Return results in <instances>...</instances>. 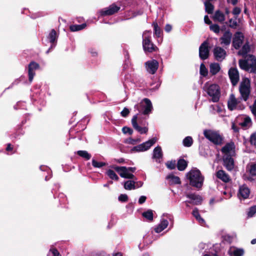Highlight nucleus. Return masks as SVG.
<instances>
[{
	"mask_svg": "<svg viewBox=\"0 0 256 256\" xmlns=\"http://www.w3.org/2000/svg\"><path fill=\"white\" fill-rule=\"evenodd\" d=\"M186 177L190 180V184L198 189L202 188L204 181V176L200 171L195 168L186 174Z\"/></svg>",
	"mask_w": 256,
	"mask_h": 256,
	"instance_id": "1",
	"label": "nucleus"
},
{
	"mask_svg": "<svg viewBox=\"0 0 256 256\" xmlns=\"http://www.w3.org/2000/svg\"><path fill=\"white\" fill-rule=\"evenodd\" d=\"M142 47L145 52H152L158 48L151 40V31L145 30L142 35Z\"/></svg>",
	"mask_w": 256,
	"mask_h": 256,
	"instance_id": "2",
	"label": "nucleus"
},
{
	"mask_svg": "<svg viewBox=\"0 0 256 256\" xmlns=\"http://www.w3.org/2000/svg\"><path fill=\"white\" fill-rule=\"evenodd\" d=\"M207 84L208 82L204 84V90L210 96L212 97V102H218L220 96V86L216 84H212L208 86H207Z\"/></svg>",
	"mask_w": 256,
	"mask_h": 256,
	"instance_id": "3",
	"label": "nucleus"
},
{
	"mask_svg": "<svg viewBox=\"0 0 256 256\" xmlns=\"http://www.w3.org/2000/svg\"><path fill=\"white\" fill-rule=\"evenodd\" d=\"M240 98L244 101L248 100L250 94V82L248 78H244L239 86Z\"/></svg>",
	"mask_w": 256,
	"mask_h": 256,
	"instance_id": "4",
	"label": "nucleus"
},
{
	"mask_svg": "<svg viewBox=\"0 0 256 256\" xmlns=\"http://www.w3.org/2000/svg\"><path fill=\"white\" fill-rule=\"evenodd\" d=\"M204 134L206 138L216 145H220L222 144V138L216 132L206 129Z\"/></svg>",
	"mask_w": 256,
	"mask_h": 256,
	"instance_id": "5",
	"label": "nucleus"
},
{
	"mask_svg": "<svg viewBox=\"0 0 256 256\" xmlns=\"http://www.w3.org/2000/svg\"><path fill=\"white\" fill-rule=\"evenodd\" d=\"M145 115L137 114L134 116L132 119V124L133 128H146L148 123L146 122Z\"/></svg>",
	"mask_w": 256,
	"mask_h": 256,
	"instance_id": "6",
	"label": "nucleus"
},
{
	"mask_svg": "<svg viewBox=\"0 0 256 256\" xmlns=\"http://www.w3.org/2000/svg\"><path fill=\"white\" fill-rule=\"evenodd\" d=\"M120 9V6H118L115 3H113L108 7L101 10L100 13L102 16H112L117 13Z\"/></svg>",
	"mask_w": 256,
	"mask_h": 256,
	"instance_id": "7",
	"label": "nucleus"
},
{
	"mask_svg": "<svg viewBox=\"0 0 256 256\" xmlns=\"http://www.w3.org/2000/svg\"><path fill=\"white\" fill-rule=\"evenodd\" d=\"M209 43L208 40L204 42L199 48V56L202 60L207 59L210 56Z\"/></svg>",
	"mask_w": 256,
	"mask_h": 256,
	"instance_id": "8",
	"label": "nucleus"
},
{
	"mask_svg": "<svg viewBox=\"0 0 256 256\" xmlns=\"http://www.w3.org/2000/svg\"><path fill=\"white\" fill-rule=\"evenodd\" d=\"M244 36L240 32H236L234 34L232 45L236 50H238L243 43Z\"/></svg>",
	"mask_w": 256,
	"mask_h": 256,
	"instance_id": "9",
	"label": "nucleus"
},
{
	"mask_svg": "<svg viewBox=\"0 0 256 256\" xmlns=\"http://www.w3.org/2000/svg\"><path fill=\"white\" fill-rule=\"evenodd\" d=\"M143 108L142 114L147 115L150 114L152 110V105L151 101L148 98H144L140 104Z\"/></svg>",
	"mask_w": 256,
	"mask_h": 256,
	"instance_id": "10",
	"label": "nucleus"
},
{
	"mask_svg": "<svg viewBox=\"0 0 256 256\" xmlns=\"http://www.w3.org/2000/svg\"><path fill=\"white\" fill-rule=\"evenodd\" d=\"M147 71L150 74H154L158 67V62L156 60H148L145 63Z\"/></svg>",
	"mask_w": 256,
	"mask_h": 256,
	"instance_id": "11",
	"label": "nucleus"
},
{
	"mask_svg": "<svg viewBox=\"0 0 256 256\" xmlns=\"http://www.w3.org/2000/svg\"><path fill=\"white\" fill-rule=\"evenodd\" d=\"M228 76L233 86H235L240 78L239 73L236 68H231L228 70Z\"/></svg>",
	"mask_w": 256,
	"mask_h": 256,
	"instance_id": "12",
	"label": "nucleus"
},
{
	"mask_svg": "<svg viewBox=\"0 0 256 256\" xmlns=\"http://www.w3.org/2000/svg\"><path fill=\"white\" fill-rule=\"evenodd\" d=\"M40 68V65L37 62L32 61L28 66V80L30 82H32L35 75L34 70Z\"/></svg>",
	"mask_w": 256,
	"mask_h": 256,
	"instance_id": "13",
	"label": "nucleus"
},
{
	"mask_svg": "<svg viewBox=\"0 0 256 256\" xmlns=\"http://www.w3.org/2000/svg\"><path fill=\"white\" fill-rule=\"evenodd\" d=\"M250 194V190L246 184H243L240 186L238 192V197L240 198L246 199L249 197Z\"/></svg>",
	"mask_w": 256,
	"mask_h": 256,
	"instance_id": "14",
	"label": "nucleus"
},
{
	"mask_svg": "<svg viewBox=\"0 0 256 256\" xmlns=\"http://www.w3.org/2000/svg\"><path fill=\"white\" fill-rule=\"evenodd\" d=\"M214 54L215 58L217 60H220L225 58L226 56V52L222 48L216 46L214 50Z\"/></svg>",
	"mask_w": 256,
	"mask_h": 256,
	"instance_id": "15",
	"label": "nucleus"
},
{
	"mask_svg": "<svg viewBox=\"0 0 256 256\" xmlns=\"http://www.w3.org/2000/svg\"><path fill=\"white\" fill-rule=\"evenodd\" d=\"M57 38L58 36L56 31L55 30L52 29L48 36V38L50 42L52 44V46L50 48L46 51L47 54L50 52L51 48H52L55 46L54 43L56 42Z\"/></svg>",
	"mask_w": 256,
	"mask_h": 256,
	"instance_id": "16",
	"label": "nucleus"
},
{
	"mask_svg": "<svg viewBox=\"0 0 256 256\" xmlns=\"http://www.w3.org/2000/svg\"><path fill=\"white\" fill-rule=\"evenodd\" d=\"M224 165L228 170H232L234 167V160L230 154L226 156L224 158Z\"/></svg>",
	"mask_w": 256,
	"mask_h": 256,
	"instance_id": "17",
	"label": "nucleus"
},
{
	"mask_svg": "<svg viewBox=\"0 0 256 256\" xmlns=\"http://www.w3.org/2000/svg\"><path fill=\"white\" fill-rule=\"evenodd\" d=\"M232 34L229 31H226L223 36L220 38V40H221V42L224 44L226 46H228L230 44L231 42Z\"/></svg>",
	"mask_w": 256,
	"mask_h": 256,
	"instance_id": "18",
	"label": "nucleus"
},
{
	"mask_svg": "<svg viewBox=\"0 0 256 256\" xmlns=\"http://www.w3.org/2000/svg\"><path fill=\"white\" fill-rule=\"evenodd\" d=\"M238 104L237 100L234 96L232 94L230 96V100L228 102V107L229 110H234Z\"/></svg>",
	"mask_w": 256,
	"mask_h": 256,
	"instance_id": "19",
	"label": "nucleus"
},
{
	"mask_svg": "<svg viewBox=\"0 0 256 256\" xmlns=\"http://www.w3.org/2000/svg\"><path fill=\"white\" fill-rule=\"evenodd\" d=\"M110 167L114 169L117 172H118L120 176L122 178H124V176L122 174L126 175V174L128 173L127 167L126 166H112Z\"/></svg>",
	"mask_w": 256,
	"mask_h": 256,
	"instance_id": "20",
	"label": "nucleus"
},
{
	"mask_svg": "<svg viewBox=\"0 0 256 256\" xmlns=\"http://www.w3.org/2000/svg\"><path fill=\"white\" fill-rule=\"evenodd\" d=\"M213 20L214 21L218 22L220 23H223L225 20V16L223 12L220 10H217L215 12L213 16Z\"/></svg>",
	"mask_w": 256,
	"mask_h": 256,
	"instance_id": "21",
	"label": "nucleus"
},
{
	"mask_svg": "<svg viewBox=\"0 0 256 256\" xmlns=\"http://www.w3.org/2000/svg\"><path fill=\"white\" fill-rule=\"evenodd\" d=\"M250 48L249 45V42L247 41L242 46L240 50L238 52V54L246 57L247 54L250 51Z\"/></svg>",
	"mask_w": 256,
	"mask_h": 256,
	"instance_id": "22",
	"label": "nucleus"
},
{
	"mask_svg": "<svg viewBox=\"0 0 256 256\" xmlns=\"http://www.w3.org/2000/svg\"><path fill=\"white\" fill-rule=\"evenodd\" d=\"M152 26L154 27V35L156 38H161L162 36V31L161 28L158 26V24L156 21L152 23Z\"/></svg>",
	"mask_w": 256,
	"mask_h": 256,
	"instance_id": "23",
	"label": "nucleus"
},
{
	"mask_svg": "<svg viewBox=\"0 0 256 256\" xmlns=\"http://www.w3.org/2000/svg\"><path fill=\"white\" fill-rule=\"evenodd\" d=\"M216 177L224 182H227L230 180L228 176L223 170H220L216 172Z\"/></svg>",
	"mask_w": 256,
	"mask_h": 256,
	"instance_id": "24",
	"label": "nucleus"
},
{
	"mask_svg": "<svg viewBox=\"0 0 256 256\" xmlns=\"http://www.w3.org/2000/svg\"><path fill=\"white\" fill-rule=\"evenodd\" d=\"M235 148V146L234 142H230L227 143L224 147L222 148V152L227 156L230 152Z\"/></svg>",
	"mask_w": 256,
	"mask_h": 256,
	"instance_id": "25",
	"label": "nucleus"
},
{
	"mask_svg": "<svg viewBox=\"0 0 256 256\" xmlns=\"http://www.w3.org/2000/svg\"><path fill=\"white\" fill-rule=\"evenodd\" d=\"M168 222L166 220H163L158 224V226L154 228V231L156 233H159L164 230L168 226Z\"/></svg>",
	"mask_w": 256,
	"mask_h": 256,
	"instance_id": "26",
	"label": "nucleus"
},
{
	"mask_svg": "<svg viewBox=\"0 0 256 256\" xmlns=\"http://www.w3.org/2000/svg\"><path fill=\"white\" fill-rule=\"evenodd\" d=\"M188 162L184 158H180L178 160L176 166L178 170L184 171L188 166Z\"/></svg>",
	"mask_w": 256,
	"mask_h": 256,
	"instance_id": "27",
	"label": "nucleus"
},
{
	"mask_svg": "<svg viewBox=\"0 0 256 256\" xmlns=\"http://www.w3.org/2000/svg\"><path fill=\"white\" fill-rule=\"evenodd\" d=\"M163 154L160 146L156 147L153 151L152 158L156 159H160L162 158Z\"/></svg>",
	"mask_w": 256,
	"mask_h": 256,
	"instance_id": "28",
	"label": "nucleus"
},
{
	"mask_svg": "<svg viewBox=\"0 0 256 256\" xmlns=\"http://www.w3.org/2000/svg\"><path fill=\"white\" fill-rule=\"evenodd\" d=\"M136 182L134 180H128L124 182V187L126 190H132L136 188Z\"/></svg>",
	"mask_w": 256,
	"mask_h": 256,
	"instance_id": "29",
	"label": "nucleus"
},
{
	"mask_svg": "<svg viewBox=\"0 0 256 256\" xmlns=\"http://www.w3.org/2000/svg\"><path fill=\"white\" fill-rule=\"evenodd\" d=\"M243 248H234L233 250H230L229 254L230 256H242L244 254Z\"/></svg>",
	"mask_w": 256,
	"mask_h": 256,
	"instance_id": "30",
	"label": "nucleus"
},
{
	"mask_svg": "<svg viewBox=\"0 0 256 256\" xmlns=\"http://www.w3.org/2000/svg\"><path fill=\"white\" fill-rule=\"evenodd\" d=\"M220 68L218 63H213L210 65V72L212 75H215L219 72Z\"/></svg>",
	"mask_w": 256,
	"mask_h": 256,
	"instance_id": "31",
	"label": "nucleus"
},
{
	"mask_svg": "<svg viewBox=\"0 0 256 256\" xmlns=\"http://www.w3.org/2000/svg\"><path fill=\"white\" fill-rule=\"evenodd\" d=\"M86 26V23L81 24H73L70 26V30L71 32H77L84 29Z\"/></svg>",
	"mask_w": 256,
	"mask_h": 256,
	"instance_id": "32",
	"label": "nucleus"
},
{
	"mask_svg": "<svg viewBox=\"0 0 256 256\" xmlns=\"http://www.w3.org/2000/svg\"><path fill=\"white\" fill-rule=\"evenodd\" d=\"M192 214L193 216L196 218V220L199 222L200 224H203L205 222V221L203 218H202L200 215L199 214L198 210L197 208H195L192 212Z\"/></svg>",
	"mask_w": 256,
	"mask_h": 256,
	"instance_id": "33",
	"label": "nucleus"
},
{
	"mask_svg": "<svg viewBox=\"0 0 256 256\" xmlns=\"http://www.w3.org/2000/svg\"><path fill=\"white\" fill-rule=\"evenodd\" d=\"M148 150V147L146 146V142L134 146L132 149V151L134 152H143Z\"/></svg>",
	"mask_w": 256,
	"mask_h": 256,
	"instance_id": "34",
	"label": "nucleus"
},
{
	"mask_svg": "<svg viewBox=\"0 0 256 256\" xmlns=\"http://www.w3.org/2000/svg\"><path fill=\"white\" fill-rule=\"evenodd\" d=\"M206 12L208 14H212L214 12V6L209 1L204 2Z\"/></svg>",
	"mask_w": 256,
	"mask_h": 256,
	"instance_id": "35",
	"label": "nucleus"
},
{
	"mask_svg": "<svg viewBox=\"0 0 256 256\" xmlns=\"http://www.w3.org/2000/svg\"><path fill=\"white\" fill-rule=\"evenodd\" d=\"M78 155L84 158L86 160H89L92 157V156L86 150H78L76 152Z\"/></svg>",
	"mask_w": 256,
	"mask_h": 256,
	"instance_id": "36",
	"label": "nucleus"
},
{
	"mask_svg": "<svg viewBox=\"0 0 256 256\" xmlns=\"http://www.w3.org/2000/svg\"><path fill=\"white\" fill-rule=\"evenodd\" d=\"M142 216L149 221L151 222L153 220L154 214L152 210H148L147 211L142 212Z\"/></svg>",
	"mask_w": 256,
	"mask_h": 256,
	"instance_id": "37",
	"label": "nucleus"
},
{
	"mask_svg": "<svg viewBox=\"0 0 256 256\" xmlns=\"http://www.w3.org/2000/svg\"><path fill=\"white\" fill-rule=\"evenodd\" d=\"M106 174L111 180H114L116 181H118L119 180L118 176H117L116 172L112 170H108L106 172Z\"/></svg>",
	"mask_w": 256,
	"mask_h": 256,
	"instance_id": "38",
	"label": "nucleus"
},
{
	"mask_svg": "<svg viewBox=\"0 0 256 256\" xmlns=\"http://www.w3.org/2000/svg\"><path fill=\"white\" fill-rule=\"evenodd\" d=\"M237 17H235V20H233L232 18H230L228 22H226V24L228 27L232 28H234V29H236V28L238 26V23L236 21V19Z\"/></svg>",
	"mask_w": 256,
	"mask_h": 256,
	"instance_id": "39",
	"label": "nucleus"
},
{
	"mask_svg": "<svg viewBox=\"0 0 256 256\" xmlns=\"http://www.w3.org/2000/svg\"><path fill=\"white\" fill-rule=\"evenodd\" d=\"M168 179H170L172 182L174 184H180L181 183L180 178L178 176H175L172 174H169L167 176Z\"/></svg>",
	"mask_w": 256,
	"mask_h": 256,
	"instance_id": "40",
	"label": "nucleus"
},
{
	"mask_svg": "<svg viewBox=\"0 0 256 256\" xmlns=\"http://www.w3.org/2000/svg\"><path fill=\"white\" fill-rule=\"evenodd\" d=\"M193 144V140L191 136H186L183 140V144L184 146L190 147Z\"/></svg>",
	"mask_w": 256,
	"mask_h": 256,
	"instance_id": "41",
	"label": "nucleus"
},
{
	"mask_svg": "<svg viewBox=\"0 0 256 256\" xmlns=\"http://www.w3.org/2000/svg\"><path fill=\"white\" fill-rule=\"evenodd\" d=\"M252 120L250 117L246 116L244 118L243 121L240 124L242 126H250L252 124Z\"/></svg>",
	"mask_w": 256,
	"mask_h": 256,
	"instance_id": "42",
	"label": "nucleus"
},
{
	"mask_svg": "<svg viewBox=\"0 0 256 256\" xmlns=\"http://www.w3.org/2000/svg\"><path fill=\"white\" fill-rule=\"evenodd\" d=\"M249 56L251 58V60H252L254 61V62H252V64H250L249 66L250 68H252L251 72L254 74H256V57L252 54H250Z\"/></svg>",
	"mask_w": 256,
	"mask_h": 256,
	"instance_id": "43",
	"label": "nucleus"
},
{
	"mask_svg": "<svg viewBox=\"0 0 256 256\" xmlns=\"http://www.w3.org/2000/svg\"><path fill=\"white\" fill-rule=\"evenodd\" d=\"M200 73L201 76L204 77L208 74V70L203 63L200 64Z\"/></svg>",
	"mask_w": 256,
	"mask_h": 256,
	"instance_id": "44",
	"label": "nucleus"
},
{
	"mask_svg": "<svg viewBox=\"0 0 256 256\" xmlns=\"http://www.w3.org/2000/svg\"><path fill=\"white\" fill-rule=\"evenodd\" d=\"M238 64L242 70H246L248 67V64L247 60H240Z\"/></svg>",
	"mask_w": 256,
	"mask_h": 256,
	"instance_id": "45",
	"label": "nucleus"
},
{
	"mask_svg": "<svg viewBox=\"0 0 256 256\" xmlns=\"http://www.w3.org/2000/svg\"><path fill=\"white\" fill-rule=\"evenodd\" d=\"M92 162L94 167L98 168H100L106 164L104 162H98L94 159H92Z\"/></svg>",
	"mask_w": 256,
	"mask_h": 256,
	"instance_id": "46",
	"label": "nucleus"
},
{
	"mask_svg": "<svg viewBox=\"0 0 256 256\" xmlns=\"http://www.w3.org/2000/svg\"><path fill=\"white\" fill-rule=\"evenodd\" d=\"M166 165L168 169L171 170H174L176 167V160L168 161L166 162Z\"/></svg>",
	"mask_w": 256,
	"mask_h": 256,
	"instance_id": "47",
	"label": "nucleus"
},
{
	"mask_svg": "<svg viewBox=\"0 0 256 256\" xmlns=\"http://www.w3.org/2000/svg\"><path fill=\"white\" fill-rule=\"evenodd\" d=\"M210 29L216 34H218L220 31V28L218 24H210Z\"/></svg>",
	"mask_w": 256,
	"mask_h": 256,
	"instance_id": "48",
	"label": "nucleus"
},
{
	"mask_svg": "<svg viewBox=\"0 0 256 256\" xmlns=\"http://www.w3.org/2000/svg\"><path fill=\"white\" fill-rule=\"evenodd\" d=\"M249 172L251 176H256V164H252L250 165Z\"/></svg>",
	"mask_w": 256,
	"mask_h": 256,
	"instance_id": "49",
	"label": "nucleus"
},
{
	"mask_svg": "<svg viewBox=\"0 0 256 256\" xmlns=\"http://www.w3.org/2000/svg\"><path fill=\"white\" fill-rule=\"evenodd\" d=\"M256 213V205L253 206L250 208L248 212V217L253 216Z\"/></svg>",
	"mask_w": 256,
	"mask_h": 256,
	"instance_id": "50",
	"label": "nucleus"
},
{
	"mask_svg": "<svg viewBox=\"0 0 256 256\" xmlns=\"http://www.w3.org/2000/svg\"><path fill=\"white\" fill-rule=\"evenodd\" d=\"M118 200L120 202H124L128 200V198L126 194H120L118 198Z\"/></svg>",
	"mask_w": 256,
	"mask_h": 256,
	"instance_id": "51",
	"label": "nucleus"
},
{
	"mask_svg": "<svg viewBox=\"0 0 256 256\" xmlns=\"http://www.w3.org/2000/svg\"><path fill=\"white\" fill-rule=\"evenodd\" d=\"M202 199L201 196H200V198L194 201H186V202L194 204V205H199L202 204Z\"/></svg>",
	"mask_w": 256,
	"mask_h": 256,
	"instance_id": "52",
	"label": "nucleus"
},
{
	"mask_svg": "<svg viewBox=\"0 0 256 256\" xmlns=\"http://www.w3.org/2000/svg\"><path fill=\"white\" fill-rule=\"evenodd\" d=\"M156 142V138H153L145 142L146 146L148 147L149 149L155 142Z\"/></svg>",
	"mask_w": 256,
	"mask_h": 256,
	"instance_id": "53",
	"label": "nucleus"
},
{
	"mask_svg": "<svg viewBox=\"0 0 256 256\" xmlns=\"http://www.w3.org/2000/svg\"><path fill=\"white\" fill-rule=\"evenodd\" d=\"M200 196L194 194H189L186 195V197L191 200L190 201H194L196 200H198V198H200Z\"/></svg>",
	"mask_w": 256,
	"mask_h": 256,
	"instance_id": "54",
	"label": "nucleus"
},
{
	"mask_svg": "<svg viewBox=\"0 0 256 256\" xmlns=\"http://www.w3.org/2000/svg\"><path fill=\"white\" fill-rule=\"evenodd\" d=\"M50 252H52V256H62L56 248L52 247L50 250Z\"/></svg>",
	"mask_w": 256,
	"mask_h": 256,
	"instance_id": "55",
	"label": "nucleus"
},
{
	"mask_svg": "<svg viewBox=\"0 0 256 256\" xmlns=\"http://www.w3.org/2000/svg\"><path fill=\"white\" fill-rule=\"evenodd\" d=\"M130 113V111L127 108H124L123 110L121 112L120 114L122 117H127Z\"/></svg>",
	"mask_w": 256,
	"mask_h": 256,
	"instance_id": "56",
	"label": "nucleus"
},
{
	"mask_svg": "<svg viewBox=\"0 0 256 256\" xmlns=\"http://www.w3.org/2000/svg\"><path fill=\"white\" fill-rule=\"evenodd\" d=\"M143 13H144V10L142 9L138 10L136 11L132 12V16L131 18H133L136 17L138 16H141L143 14Z\"/></svg>",
	"mask_w": 256,
	"mask_h": 256,
	"instance_id": "57",
	"label": "nucleus"
},
{
	"mask_svg": "<svg viewBox=\"0 0 256 256\" xmlns=\"http://www.w3.org/2000/svg\"><path fill=\"white\" fill-rule=\"evenodd\" d=\"M250 142L252 144L256 146V132L251 135Z\"/></svg>",
	"mask_w": 256,
	"mask_h": 256,
	"instance_id": "58",
	"label": "nucleus"
},
{
	"mask_svg": "<svg viewBox=\"0 0 256 256\" xmlns=\"http://www.w3.org/2000/svg\"><path fill=\"white\" fill-rule=\"evenodd\" d=\"M241 12V9L238 7H235L234 8L232 13L235 16L238 15Z\"/></svg>",
	"mask_w": 256,
	"mask_h": 256,
	"instance_id": "59",
	"label": "nucleus"
},
{
	"mask_svg": "<svg viewBox=\"0 0 256 256\" xmlns=\"http://www.w3.org/2000/svg\"><path fill=\"white\" fill-rule=\"evenodd\" d=\"M250 108L252 114L256 116V99L255 100L252 106H250Z\"/></svg>",
	"mask_w": 256,
	"mask_h": 256,
	"instance_id": "60",
	"label": "nucleus"
},
{
	"mask_svg": "<svg viewBox=\"0 0 256 256\" xmlns=\"http://www.w3.org/2000/svg\"><path fill=\"white\" fill-rule=\"evenodd\" d=\"M125 142L129 144H135L136 142V140L133 139L132 138H130L126 140Z\"/></svg>",
	"mask_w": 256,
	"mask_h": 256,
	"instance_id": "61",
	"label": "nucleus"
},
{
	"mask_svg": "<svg viewBox=\"0 0 256 256\" xmlns=\"http://www.w3.org/2000/svg\"><path fill=\"white\" fill-rule=\"evenodd\" d=\"M124 176V178H128V179H136L135 178V176L131 173L128 172L126 175L122 174Z\"/></svg>",
	"mask_w": 256,
	"mask_h": 256,
	"instance_id": "62",
	"label": "nucleus"
},
{
	"mask_svg": "<svg viewBox=\"0 0 256 256\" xmlns=\"http://www.w3.org/2000/svg\"><path fill=\"white\" fill-rule=\"evenodd\" d=\"M146 196H140V198H139V200H138L139 204H144L146 202Z\"/></svg>",
	"mask_w": 256,
	"mask_h": 256,
	"instance_id": "63",
	"label": "nucleus"
},
{
	"mask_svg": "<svg viewBox=\"0 0 256 256\" xmlns=\"http://www.w3.org/2000/svg\"><path fill=\"white\" fill-rule=\"evenodd\" d=\"M204 22L208 25H210L212 24V22L210 20L208 16L206 15L204 17Z\"/></svg>",
	"mask_w": 256,
	"mask_h": 256,
	"instance_id": "64",
	"label": "nucleus"
}]
</instances>
